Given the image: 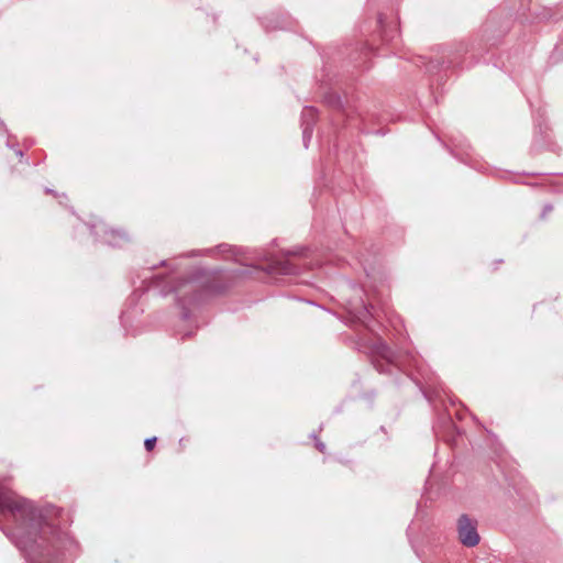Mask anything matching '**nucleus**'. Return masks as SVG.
<instances>
[{
	"instance_id": "nucleus-4",
	"label": "nucleus",
	"mask_w": 563,
	"mask_h": 563,
	"mask_svg": "<svg viewBox=\"0 0 563 563\" xmlns=\"http://www.w3.org/2000/svg\"><path fill=\"white\" fill-rule=\"evenodd\" d=\"M156 438H148L145 440L144 445L147 451H152L155 446Z\"/></svg>"
},
{
	"instance_id": "nucleus-3",
	"label": "nucleus",
	"mask_w": 563,
	"mask_h": 563,
	"mask_svg": "<svg viewBox=\"0 0 563 563\" xmlns=\"http://www.w3.org/2000/svg\"><path fill=\"white\" fill-rule=\"evenodd\" d=\"M274 272L284 274V275H289V274L295 273V268L288 261H286L283 263H278V266L274 267Z\"/></svg>"
},
{
	"instance_id": "nucleus-2",
	"label": "nucleus",
	"mask_w": 563,
	"mask_h": 563,
	"mask_svg": "<svg viewBox=\"0 0 563 563\" xmlns=\"http://www.w3.org/2000/svg\"><path fill=\"white\" fill-rule=\"evenodd\" d=\"M457 538L460 542L467 547L473 548L479 542V534L477 532V522L471 519L467 515H462L457 519Z\"/></svg>"
},
{
	"instance_id": "nucleus-1",
	"label": "nucleus",
	"mask_w": 563,
	"mask_h": 563,
	"mask_svg": "<svg viewBox=\"0 0 563 563\" xmlns=\"http://www.w3.org/2000/svg\"><path fill=\"white\" fill-rule=\"evenodd\" d=\"M0 512L10 514L21 530L32 528L35 520V510L32 504L3 487H0Z\"/></svg>"
}]
</instances>
